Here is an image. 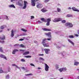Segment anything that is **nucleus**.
Returning a JSON list of instances; mask_svg holds the SVG:
<instances>
[{"mask_svg":"<svg viewBox=\"0 0 79 79\" xmlns=\"http://www.w3.org/2000/svg\"><path fill=\"white\" fill-rule=\"evenodd\" d=\"M62 21V19L61 18H56L53 21V22L56 23V22H59V21Z\"/></svg>","mask_w":79,"mask_h":79,"instance_id":"nucleus-1","label":"nucleus"},{"mask_svg":"<svg viewBox=\"0 0 79 79\" xmlns=\"http://www.w3.org/2000/svg\"><path fill=\"white\" fill-rule=\"evenodd\" d=\"M31 5L33 6H35V2H38L39 0H31Z\"/></svg>","mask_w":79,"mask_h":79,"instance_id":"nucleus-2","label":"nucleus"},{"mask_svg":"<svg viewBox=\"0 0 79 79\" xmlns=\"http://www.w3.org/2000/svg\"><path fill=\"white\" fill-rule=\"evenodd\" d=\"M65 26H69L70 27H72L73 26V25L71 23H66L65 24Z\"/></svg>","mask_w":79,"mask_h":79,"instance_id":"nucleus-3","label":"nucleus"},{"mask_svg":"<svg viewBox=\"0 0 79 79\" xmlns=\"http://www.w3.org/2000/svg\"><path fill=\"white\" fill-rule=\"evenodd\" d=\"M45 65V70L46 71H48V69H49V66L47 65V64L44 63Z\"/></svg>","mask_w":79,"mask_h":79,"instance_id":"nucleus-4","label":"nucleus"},{"mask_svg":"<svg viewBox=\"0 0 79 79\" xmlns=\"http://www.w3.org/2000/svg\"><path fill=\"white\" fill-rule=\"evenodd\" d=\"M23 1L21 0H20L18 2H17V4L19 6H23Z\"/></svg>","mask_w":79,"mask_h":79,"instance_id":"nucleus-5","label":"nucleus"},{"mask_svg":"<svg viewBox=\"0 0 79 79\" xmlns=\"http://www.w3.org/2000/svg\"><path fill=\"white\" fill-rule=\"evenodd\" d=\"M24 6L23 7V9H26V6H27V4H28V3H27V2L26 1H24Z\"/></svg>","mask_w":79,"mask_h":79,"instance_id":"nucleus-6","label":"nucleus"},{"mask_svg":"<svg viewBox=\"0 0 79 79\" xmlns=\"http://www.w3.org/2000/svg\"><path fill=\"white\" fill-rule=\"evenodd\" d=\"M0 39L2 40H6V39L5 38V36L4 35H2L0 36Z\"/></svg>","mask_w":79,"mask_h":79,"instance_id":"nucleus-7","label":"nucleus"},{"mask_svg":"<svg viewBox=\"0 0 79 79\" xmlns=\"http://www.w3.org/2000/svg\"><path fill=\"white\" fill-rule=\"evenodd\" d=\"M66 70H67V69H66V67L59 69V70L60 71V73H62V71H66Z\"/></svg>","mask_w":79,"mask_h":79,"instance_id":"nucleus-8","label":"nucleus"},{"mask_svg":"<svg viewBox=\"0 0 79 79\" xmlns=\"http://www.w3.org/2000/svg\"><path fill=\"white\" fill-rule=\"evenodd\" d=\"M38 5L36 6V7L38 8H41L42 7V4L40 3H39V2L37 3Z\"/></svg>","mask_w":79,"mask_h":79,"instance_id":"nucleus-9","label":"nucleus"},{"mask_svg":"<svg viewBox=\"0 0 79 79\" xmlns=\"http://www.w3.org/2000/svg\"><path fill=\"white\" fill-rule=\"evenodd\" d=\"M45 35L48 37L49 38H52V35H51V32H49L48 33H46Z\"/></svg>","mask_w":79,"mask_h":79,"instance_id":"nucleus-10","label":"nucleus"},{"mask_svg":"<svg viewBox=\"0 0 79 79\" xmlns=\"http://www.w3.org/2000/svg\"><path fill=\"white\" fill-rule=\"evenodd\" d=\"M0 57L5 59V60H7V59H6V56H5L3 54H0Z\"/></svg>","mask_w":79,"mask_h":79,"instance_id":"nucleus-11","label":"nucleus"},{"mask_svg":"<svg viewBox=\"0 0 79 79\" xmlns=\"http://www.w3.org/2000/svg\"><path fill=\"white\" fill-rule=\"evenodd\" d=\"M73 10L74 11H77V12H79V10L77 9L75 7H73L72 8Z\"/></svg>","mask_w":79,"mask_h":79,"instance_id":"nucleus-12","label":"nucleus"},{"mask_svg":"<svg viewBox=\"0 0 79 79\" xmlns=\"http://www.w3.org/2000/svg\"><path fill=\"white\" fill-rule=\"evenodd\" d=\"M62 55L63 57L64 58V57H66V53L65 52H64L62 53Z\"/></svg>","mask_w":79,"mask_h":79,"instance_id":"nucleus-13","label":"nucleus"},{"mask_svg":"<svg viewBox=\"0 0 79 79\" xmlns=\"http://www.w3.org/2000/svg\"><path fill=\"white\" fill-rule=\"evenodd\" d=\"M14 35V31H13V30H12L11 31V37H13Z\"/></svg>","mask_w":79,"mask_h":79,"instance_id":"nucleus-14","label":"nucleus"},{"mask_svg":"<svg viewBox=\"0 0 79 79\" xmlns=\"http://www.w3.org/2000/svg\"><path fill=\"white\" fill-rule=\"evenodd\" d=\"M9 8H16V7L14 4H11L9 6Z\"/></svg>","mask_w":79,"mask_h":79,"instance_id":"nucleus-15","label":"nucleus"},{"mask_svg":"<svg viewBox=\"0 0 79 79\" xmlns=\"http://www.w3.org/2000/svg\"><path fill=\"white\" fill-rule=\"evenodd\" d=\"M41 11L43 12V13H45L46 11H47V10L45 9V8H43L41 10Z\"/></svg>","mask_w":79,"mask_h":79,"instance_id":"nucleus-16","label":"nucleus"},{"mask_svg":"<svg viewBox=\"0 0 79 79\" xmlns=\"http://www.w3.org/2000/svg\"><path fill=\"white\" fill-rule=\"evenodd\" d=\"M42 29L44 31H51V29H47L46 28H43Z\"/></svg>","mask_w":79,"mask_h":79,"instance_id":"nucleus-17","label":"nucleus"},{"mask_svg":"<svg viewBox=\"0 0 79 79\" xmlns=\"http://www.w3.org/2000/svg\"><path fill=\"white\" fill-rule=\"evenodd\" d=\"M40 19L43 22H44V23H46V22H47V20L45 19L44 18H41Z\"/></svg>","mask_w":79,"mask_h":79,"instance_id":"nucleus-18","label":"nucleus"},{"mask_svg":"<svg viewBox=\"0 0 79 79\" xmlns=\"http://www.w3.org/2000/svg\"><path fill=\"white\" fill-rule=\"evenodd\" d=\"M12 66H15L17 68H18L19 69H20V68L19 67H18V66L16 64H12Z\"/></svg>","mask_w":79,"mask_h":79,"instance_id":"nucleus-19","label":"nucleus"},{"mask_svg":"<svg viewBox=\"0 0 79 79\" xmlns=\"http://www.w3.org/2000/svg\"><path fill=\"white\" fill-rule=\"evenodd\" d=\"M6 27V25H3L1 26L0 29H3L4 28H5Z\"/></svg>","mask_w":79,"mask_h":79,"instance_id":"nucleus-20","label":"nucleus"},{"mask_svg":"<svg viewBox=\"0 0 79 79\" xmlns=\"http://www.w3.org/2000/svg\"><path fill=\"white\" fill-rule=\"evenodd\" d=\"M46 40H47V39L46 38H45L43 40V41L42 42V44H43V45H44V44H45Z\"/></svg>","mask_w":79,"mask_h":79,"instance_id":"nucleus-21","label":"nucleus"},{"mask_svg":"<svg viewBox=\"0 0 79 79\" xmlns=\"http://www.w3.org/2000/svg\"><path fill=\"white\" fill-rule=\"evenodd\" d=\"M27 54H29V52L27 51L23 53V55H27Z\"/></svg>","mask_w":79,"mask_h":79,"instance_id":"nucleus-22","label":"nucleus"},{"mask_svg":"<svg viewBox=\"0 0 79 79\" xmlns=\"http://www.w3.org/2000/svg\"><path fill=\"white\" fill-rule=\"evenodd\" d=\"M68 40L70 43L71 44H72V45H74V43L73 41H71V40H70L69 39H68Z\"/></svg>","mask_w":79,"mask_h":79,"instance_id":"nucleus-23","label":"nucleus"},{"mask_svg":"<svg viewBox=\"0 0 79 79\" xmlns=\"http://www.w3.org/2000/svg\"><path fill=\"white\" fill-rule=\"evenodd\" d=\"M79 64V62H75L74 63V65L75 66H78Z\"/></svg>","mask_w":79,"mask_h":79,"instance_id":"nucleus-24","label":"nucleus"},{"mask_svg":"<svg viewBox=\"0 0 79 79\" xmlns=\"http://www.w3.org/2000/svg\"><path fill=\"white\" fill-rule=\"evenodd\" d=\"M18 50H14L13 51L12 53L13 54H15V53H16V52H18Z\"/></svg>","mask_w":79,"mask_h":79,"instance_id":"nucleus-25","label":"nucleus"},{"mask_svg":"<svg viewBox=\"0 0 79 79\" xmlns=\"http://www.w3.org/2000/svg\"><path fill=\"white\" fill-rule=\"evenodd\" d=\"M44 50L45 51V53L46 54H48V53H49V51H50V50Z\"/></svg>","mask_w":79,"mask_h":79,"instance_id":"nucleus-26","label":"nucleus"},{"mask_svg":"<svg viewBox=\"0 0 79 79\" xmlns=\"http://www.w3.org/2000/svg\"><path fill=\"white\" fill-rule=\"evenodd\" d=\"M19 46L20 47H22V48H24L25 47V46L23 44H20Z\"/></svg>","mask_w":79,"mask_h":79,"instance_id":"nucleus-27","label":"nucleus"},{"mask_svg":"<svg viewBox=\"0 0 79 79\" xmlns=\"http://www.w3.org/2000/svg\"><path fill=\"white\" fill-rule=\"evenodd\" d=\"M43 45L44 46V47H49V45H48V44H43Z\"/></svg>","mask_w":79,"mask_h":79,"instance_id":"nucleus-28","label":"nucleus"},{"mask_svg":"<svg viewBox=\"0 0 79 79\" xmlns=\"http://www.w3.org/2000/svg\"><path fill=\"white\" fill-rule=\"evenodd\" d=\"M59 65L56 64L55 66L56 69H59Z\"/></svg>","mask_w":79,"mask_h":79,"instance_id":"nucleus-29","label":"nucleus"},{"mask_svg":"<svg viewBox=\"0 0 79 79\" xmlns=\"http://www.w3.org/2000/svg\"><path fill=\"white\" fill-rule=\"evenodd\" d=\"M46 20H47V22H48V23H50V21H51V18L47 19Z\"/></svg>","mask_w":79,"mask_h":79,"instance_id":"nucleus-30","label":"nucleus"},{"mask_svg":"<svg viewBox=\"0 0 79 79\" xmlns=\"http://www.w3.org/2000/svg\"><path fill=\"white\" fill-rule=\"evenodd\" d=\"M39 60H42V61H44L45 60L42 57H40L39 58Z\"/></svg>","mask_w":79,"mask_h":79,"instance_id":"nucleus-31","label":"nucleus"},{"mask_svg":"<svg viewBox=\"0 0 79 79\" xmlns=\"http://www.w3.org/2000/svg\"><path fill=\"white\" fill-rule=\"evenodd\" d=\"M32 75H33V74H32V73H30V74H25L26 76H32Z\"/></svg>","mask_w":79,"mask_h":79,"instance_id":"nucleus-32","label":"nucleus"},{"mask_svg":"<svg viewBox=\"0 0 79 79\" xmlns=\"http://www.w3.org/2000/svg\"><path fill=\"white\" fill-rule=\"evenodd\" d=\"M0 52L2 53H5L6 52V51H5V50H0Z\"/></svg>","mask_w":79,"mask_h":79,"instance_id":"nucleus-33","label":"nucleus"},{"mask_svg":"<svg viewBox=\"0 0 79 79\" xmlns=\"http://www.w3.org/2000/svg\"><path fill=\"white\" fill-rule=\"evenodd\" d=\"M14 47H19V44H16L14 45Z\"/></svg>","mask_w":79,"mask_h":79,"instance_id":"nucleus-34","label":"nucleus"},{"mask_svg":"<svg viewBox=\"0 0 79 79\" xmlns=\"http://www.w3.org/2000/svg\"><path fill=\"white\" fill-rule=\"evenodd\" d=\"M21 61L22 62H26V60L23 59H21Z\"/></svg>","mask_w":79,"mask_h":79,"instance_id":"nucleus-35","label":"nucleus"},{"mask_svg":"<svg viewBox=\"0 0 79 79\" xmlns=\"http://www.w3.org/2000/svg\"><path fill=\"white\" fill-rule=\"evenodd\" d=\"M69 37L71 39L74 38V36H73V35H70L69 36Z\"/></svg>","mask_w":79,"mask_h":79,"instance_id":"nucleus-36","label":"nucleus"},{"mask_svg":"<svg viewBox=\"0 0 79 79\" xmlns=\"http://www.w3.org/2000/svg\"><path fill=\"white\" fill-rule=\"evenodd\" d=\"M25 57L26 58H31V56H25Z\"/></svg>","mask_w":79,"mask_h":79,"instance_id":"nucleus-37","label":"nucleus"},{"mask_svg":"<svg viewBox=\"0 0 79 79\" xmlns=\"http://www.w3.org/2000/svg\"><path fill=\"white\" fill-rule=\"evenodd\" d=\"M10 70H11V69H10V67H8V72H10Z\"/></svg>","mask_w":79,"mask_h":79,"instance_id":"nucleus-38","label":"nucleus"},{"mask_svg":"<svg viewBox=\"0 0 79 79\" xmlns=\"http://www.w3.org/2000/svg\"><path fill=\"white\" fill-rule=\"evenodd\" d=\"M57 11H58V12H60V11H61V9L59 8H57Z\"/></svg>","mask_w":79,"mask_h":79,"instance_id":"nucleus-39","label":"nucleus"},{"mask_svg":"<svg viewBox=\"0 0 79 79\" xmlns=\"http://www.w3.org/2000/svg\"><path fill=\"white\" fill-rule=\"evenodd\" d=\"M46 26H48L50 25V22H47L46 24Z\"/></svg>","mask_w":79,"mask_h":79,"instance_id":"nucleus-40","label":"nucleus"},{"mask_svg":"<svg viewBox=\"0 0 79 79\" xmlns=\"http://www.w3.org/2000/svg\"><path fill=\"white\" fill-rule=\"evenodd\" d=\"M21 30L23 31V32H27V30H26L25 29H22Z\"/></svg>","mask_w":79,"mask_h":79,"instance_id":"nucleus-41","label":"nucleus"},{"mask_svg":"<svg viewBox=\"0 0 79 79\" xmlns=\"http://www.w3.org/2000/svg\"><path fill=\"white\" fill-rule=\"evenodd\" d=\"M67 16V17H71V16H72V15L69 14H68Z\"/></svg>","mask_w":79,"mask_h":79,"instance_id":"nucleus-42","label":"nucleus"},{"mask_svg":"<svg viewBox=\"0 0 79 79\" xmlns=\"http://www.w3.org/2000/svg\"><path fill=\"white\" fill-rule=\"evenodd\" d=\"M61 21V22L62 23H66V20H64Z\"/></svg>","mask_w":79,"mask_h":79,"instance_id":"nucleus-43","label":"nucleus"},{"mask_svg":"<svg viewBox=\"0 0 79 79\" xmlns=\"http://www.w3.org/2000/svg\"><path fill=\"white\" fill-rule=\"evenodd\" d=\"M0 42L1 44H4V43H5V41L3 40L2 41H0Z\"/></svg>","mask_w":79,"mask_h":79,"instance_id":"nucleus-44","label":"nucleus"},{"mask_svg":"<svg viewBox=\"0 0 79 79\" xmlns=\"http://www.w3.org/2000/svg\"><path fill=\"white\" fill-rule=\"evenodd\" d=\"M50 0H45L44 2L45 3H47V2H48Z\"/></svg>","mask_w":79,"mask_h":79,"instance_id":"nucleus-45","label":"nucleus"},{"mask_svg":"<svg viewBox=\"0 0 79 79\" xmlns=\"http://www.w3.org/2000/svg\"><path fill=\"white\" fill-rule=\"evenodd\" d=\"M3 73V71L2 70H0V73Z\"/></svg>","mask_w":79,"mask_h":79,"instance_id":"nucleus-46","label":"nucleus"},{"mask_svg":"<svg viewBox=\"0 0 79 79\" xmlns=\"http://www.w3.org/2000/svg\"><path fill=\"white\" fill-rule=\"evenodd\" d=\"M6 79H9V75H7L6 76Z\"/></svg>","mask_w":79,"mask_h":79,"instance_id":"nucleus-47","label":"nucleus"},{"mask_svg":"<svg viewBox=\"0 0 79 79\" xmlns=\"http://www.w3.org/2000/svg\"><path fill=\"white\" fill-rule=\"evenodd\" d=\"M48 38L46 39V40H50L52 39V38Z\"/></svg>","mask_w":79,"mask_h":79,"instance_id":"nucleus-48","label":"nucleus"},{"mask_svg":"<svg viewBox=\"0 0 79 79\" xmlns=\"http://www.w3.org/2000/svg\"><path fill=\"white\" fill-rule=\"evenodd\" d=\"M30 64L31 66H35V65L33 64Z\"/></svg>","mask_w":79,"mask_h":79,"instance_id":"nucleus-49","label":"nucleus"},{"mask_svg":"<svg viewBox=\"0 0 79 79\" xmlns=\"http://www.w3.org/2000/svg\"><path fill=\"white\" fill-rule=\"evenodd\" d=\"M22 68L23 71H25V70H26V69H25L24 67H22Z\"/></svg>","mask_w":79,"mask_h":79,"instance_id":"nucleus-50","label":"nucleus"},{"mask_svg":"<svg viewBox=\"0 0 79 79\" xmlns=\"http://www.w3.org/2000/svg\"><path fill=\"white\" fill-rule=\"evenodd\" d=\"M24 40V39H21L19 40V41H22V40Z\"/></svg>","mask_w":79,"mask_h":79,"instance_id":"nucleus-51","label":"nucleus"},{"mask_svg":"<svg viewBox=\"0 0 79 79\" xmlns=\"http://www.w3.org/2000/svg\"><path fill=\"white\" fill-rule=\"evenodd\" d=\"M31 19H32V18H34V16H31Z\"/></svg>","mask_w":79,"mask_h":79,"instance_id":"nucleus-52","label":"nucleus"},{"mask_svg":"<svg viewBox=\"0 0 79 79\" xmlns=\"http://www.w3.org/2000/svg\"><path fill=\"white\" fill-rule=\"evenodd\" d=\"M6 19H7V20L9 19L8 17L7 16H6Z\"/></svg>","mask_w":79,"mask_h":79,"instance_id":"nucleus-53","label":"nucleus"},{"mask_svg":"<svg viewBox=\"0 0 79 79\" xmlns=\"http://www.w3.org/2000/svg\"><path fill=\"white\" fill-rule=\"evenodd\" d=\"M3 73H8V72L7 71H3Z\"/></svg>","mask_w":79,"mask_h":79,"instance_id":"nucleus-54","label":"nucleus"},{"mask_svg":"<svg viewBox=\"0 0 79 79\" xmlns=\"http://www.w3.org/2000/svg\"><path fill=\"white\" fill-rule=\"evenodd\" d=\"M20 51H22V52H24V50H20Z\"/></svg>","mask_w":79,"mask_h":79,"instance_id":"nucleus-55","label":"nucleus"},{"mask_svg":"<svg viewBox=\"0 0 79 79\" xmlns=\"http://www.w3.org/2000/svg\"><path fill=\"white\" fill-rule=\"evenodd\" d=\"M39 55L40 56H44V54H39Z\"/></svg>","mask_w":79,"mask_h":79,"instance_id":"nucleus-56","label":"nucleus"},{"mask_svg":"<svg viewBox=\"0 0 79 79\" xmlns=\"http://www.w3.org/2000/svg\"><path fill=\"white\" fill-rule=\"evenodd\" d=\"M75 36H76V37H78V36H79V35H78L76 34L75 35Z\"/></svg>","mask_w":79,"mask_h":79,"instance_id":"nucleus-57","label":"nucleus"},{"mask_svg":"<svg viewBox=\"0 0 79 79\" xmlns=\"http://www.w3.org/2000/svg\"><path fill=\"white\" fill-rule=\"evenodd\" d=\"M13 1H15V0H11V2H13Z\"/></svg>","mask_w":79,"mask_h":79,"instance_id":"nucleus-58","label":"nucleus"},{"mask_svg":"<svg viewBox=\"0 0 79 79\" xmlns=\"http://www.w3.org/2000/svg\"><path fill=\"white\" fill-rule=\"evenodd\" d=\"M60 47H59V46H56V48H60Z\"/></svg>","mask_w":79,"mask_h":79,"instance_id":"nucleus-59","label":"nucleus"},{"mask_svg":"<svg viewBox=\"0 0 79 79\" xmlns=\"http://www.w3.org/2000/svg\"><path fill=\"white\" fill-rule=\"evenodd\" d=\"M38 69H41V68H40V67H38Z\"/></svg>","mask_w":79,"mask_h":79,"instance_id":"nucleus-60","label":"nucleus"},{"mask_svg":"<svg viewBox=\"0 0 79 79\" xmlns=\"http://www.w3.org/2000/svg\"><path fill=\"white\" fill-rule=\"evenodd\" d=\"M3 32V30L0 31V32Z\"/></svg>","mask_w":79,"mask_h":79,"instance_id":"nucleus-61","label":"nucleus"},{"mask_svg":"<svg viewBox=\"0 0 79 79\" xmlns=\"http://www.w3.org/2000/svg\"><path fill=\"white\" fill-rule=\"evenodd\" d=\"M0 50H2V48L0 47Z\"/></svg>","mask_w":79,"mask_h":79,"instance_id":"nucleus-62","label":"nucleus"},{"mask_svg":"<svg viewBox=\"0 0 79 79\" xmlns=\"http://www.w3.org/2000/svg\"><path fill=\"white\" fill-rule=\"evenodd\" d=\"M68 9H71V7H69L68 8Z\"/></svg>","mask_w":79,"mask_h":79,"instance_id":"nucleus-63","label":"nucleus"},{"mask_svg":"<svg viewBox=\"0 0 79 79\" xmlns=\"http://www.w3.org/2000/svg\"><path fill=\"white\" fill-rule=\"evenodd\" d=\"M36 63H37V62H38V60H36Z\"/></svg>","mask_w":79,"mask_h":79,"instance_id":"nucleus-64","label":"nucleus"}]
</instances>
